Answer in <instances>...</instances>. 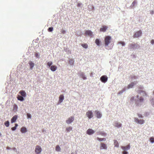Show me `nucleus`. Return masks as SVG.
<instances>
[{"mask_svg": "<svg viewBox=\"0 0 154 154\" xmlns=\"http://www.w3.org/2000/svg\"><path fill=\"white\" fill-rule=\"evenodd\" d=\"M112 40L111 37L109 36H106L104 39L105 46H107L111 42Z\"/></svg>", "mask_w": 154, "mask_h": 154, "instance_id": "nucleus-1", "label": "nucleus"}, {"mask_svg": "<svg viewBox=\"0 0 154 154\" xmlns=\"http://www.w3.org/2000/svg\"><path fill=\"white\" fill-rule=\"evenodd\" d=\"M86 115L89 119L92 118L93 116V113L92 111H88L86 113Z\"/></svg>", "mask_w": 154, "mask_h": 154, "instance_id": "nucleus-2", "label": "nucleus"}, {"mask_svg": "<svg viewBox=\"0 0 154 154\" xmlns=\"http://www.w3.org/2000/svg\"><path fill=\"white\" fill-rule=\"evenodd\" d=\"M42 151V149L39 146L37 145L36 146L35 152L36 154H39Z\"/></svg>", "mask_w": 154, "mask_h": 154, "instance_id": "nucleus-3", "label": "nucleus"}, {"mask_svg": "<svg viewBox=\"0 0 154 154\" xmlns=\"http://www.w3.org/2000/svg\"><path fill=\"white\" fill-rule=\"evenodd\" d=\"M134 120L135 122L136 123H137L138 124H143L145 122L144 120L143 119H139L137 118H135Z\"/></svg>", "mask_w": 154, "mask_h": 154, "instance_id": "nucleus-4", "label": "nucleus"}, {"mask_svg": "<svg viewBox=\"0 0 154 154\" xmlns=\"http://www.w3.org/2000/svg\"><path fill=\"white\" fill-rule=\"evenodd\" d=\"M142 34V32L140 30L139 31L136 32L134 35V38H137L141 36Z\"/></svg>", "mask_w": 154, "mask_h": 154, "instance_id": "nucleus-5", "label": "nucleus"}, {"mask_svg": "<svg viewBox=\"0 0 154 154\" xmlns=\"http://www.w3.org/2000/svg\"><path fill=\"white\" fill-rule=\"evenodd\" d=\"M107 77L106 75H103L100 78L101 81L103 82H106L107 81Z\"/></svg>", "mask_w": 154, "mask_h": 154, "instance_id": "nucleus-6", "label": "nucleus"}, {"mask_svg": "<svg viewBox=\"0 0 154 154\" xmlns=\"http://www.w3.org/2000/svg\"><path fill=\"white\" fill-rule=\"evenodd\" d=\"M108 27L106 26H103L100 29V32H105L108 28Z\"/></svg>", "mask_w": 154, "mask_h": 154, "instance_id": "nucleus-7", "label": "nucleus"}, {"mask_svg": "<svg viewBox=\"0 0 154 154\" xmlns=\"http://www.w3.org/2000/svg\"><path fill=\"white\" fill-rule=\"evenodd\" d=\"M74 120V117L71 116L68 119L66 120V122L67 124H70Z\"/></svg>", "mask_w": 154, "mask_h": 154, "instance_id": "nucleus-8", "label": "nucleus"}, {"mask_svg": "<svg viewBox=\"0 0 154 154\" xmlns=\"http://www.w3.org/2000/svg\"><path fill=\"white\" fill-rule=\"evenodd\" d=\"M96 116L98 118H100L102 117V114L98 111L96 110L95 112Z\"/></svg>", "mask_w": 154, "mask_h": 154, "instance_id": "nucleus-9", "label": "nucleus"}, {"mask_svg": "<svg viewBox=\"0 0 154 154\" xmlns=\"http://www.w3.org/2000/svg\"><path fill=\"white\" fill-rule=\"evenodd\" d=\"M85 35H87L91 36H92L93 35L92 32L90 30H86L85 32Z\"/></svg>", "mask_w": 154, "mask_h": 154, "instance_id": "nucleus-10", "label": "nucleus"}, {"mask_svg": "<svg viewBox=\"0 0 154 154\" xmlns=\"http://www.w3.org/2000/svg\"><path fill=\"white\" fill-rule=\"evenodd\" d=\"M121 148L124 151H126L130 149V144H128L126 146H121Z\"/></svg>", "mask_w": 154, "mask_h": 154, "instance_id": "nucleus-11", "label": "nucleus"}, {"mask_svg": "<svg viewBox=\"0 0 154 154\" xmlns=\"http://www.w3.org/2000/svg\"><path fill=\"white\" fill-rule=\"evenodd\" d=\"M94 133V131L91 129H89L87 131V133L88 135L93 134Z\"/></svg>", "mask_w": 154, "mask_h": 154, "instance_id": "nucleus-12", "label": "nucleus"}, {"mask_svg": "<svg viewBox=\"0 0 154 154\" xmlns=\"http://www.w3.org/2000/svg\"><path fill=\"white\" fill-rule=\"evenodd\" d=\"M30 66V69H32L34 66V63L31 61H29L28 63Z\"/></svg>", "mask_w": 154, "mask_h": 154, "instance_id": "nucleus-13", "label": "nucleus"}, {"mask_svg": "<svg viewBox=\"0 0 154 154\" xmlns=\"http://www.w3.org/2000/svg\"><path fill=\"white\" fill-rule=\"evenodd\" d=\"M101 146L100 147V149H107V146L106 144L104 143H101Z\"/></svg>", "mask_w": 154, "mask_h": 154, "instance_id": "nucleus-14", "label": "nucleus"}, {"mask_svg": "<svg viewBox=\"0 0 154 154\" xmlns=\"http://www.w3.org/2000/svg\"><path fill=\"white\" fill-rule=\"evenodd\" d=\"M136 84V82L134 83V82H132L131 83L129 84L127 86L128 89L131 88L134 86V85Z\"/></svg>", "mask_w": 154, "mask_h": 154, "instance_id": "nucleus-15", "label": "nucleus"}, {"mask_svg": "<svg viewBox=\"0 0 154 154\" xmlns=\"http://www.w3.org/2000/svg\"><path fill=\"white\" fill-rule=\"evenodd\" d=\"M64 97L63 95H60L59 97V102L60 103H62L64 100Z\"/></svg>", "mask_w": 154, "mask_h": 154, "instance_id": "nucleus-16", "label": "nucleus"}, {"mask_svg": "<svg viewBox=\"0 0 154 154\" xmlns=\"http://www.w3.org/2000/svg\"><path fill=\"white\" fill-rule=\"evenodd\" d=\"M17 119V116L16 115L14 116L11 119V123L14 122L16 121Z\"/></svg>", "mask_w": 154, "mask_h": 154, "instance_id": "nucleus-17", "label": "nucleus"}, {"mask_svg": "<svg viewBox=\"0 0 154 154\" xmlns=\"http://www.w3.org/2000/svg\"><path fill=\"white\" fill-rule=\"evenodd\" d=\"M122 124L120 123L116 122L115 123L114 125L115 127L119 128L122 126Z\"/></svg>", "mask_w": 154, "mask_h": 154, "instance_id": "nucleus-18", "label": "nucleus"}, {"mask_svg": "<svg viewBox=\"0 0 154 154\" xmlns=\"http://www.w3.org/2000/svg\"><path fill=\"white\" fill-rule=\"evenodd\" d=\"M19 93L22 96L25 97L26 96V93L24 91H20Z\"/></svg>", "mask_w": 154, "mask_h": 154, "instance_id": "nucleus-19", "label": "nucleus"}, {"mask_svg": "<svg viewBox=\"0 0 154 154\" xmlns=\"http://www.w3.org/2000/svg\"><path fill=\"white\" fill-rule=\"evenodd\" d=\"M57 69V66L54 65L52 66L50 68L51 70L52 71H55Z\"/></svg>", "mask_w": 154, "mask_h": 154, "instance_id": "nucleus-20", "label": "nucleus"}, {"mask_svg": "<svg viewBox=\"0 0 154 154\" xmlns=\"http://www.w3.org/2000/svg\"><path fill=\"white\" fill-rule=\"evenodd\" d=\"M27 131L26 128L25 127H22L21 129V131L22 133H25Z\"/></svg>", "mask_w": 154, "mask_h": 154, "instance_id": "nucleus-21", "label": "nucleus"}, {"mask_svg": "<svg viewBox=\"0 0 154 154\" xmlns=\"http://www.w3.org/2000/svg\"><path fill=\"white\" fill-rule=\"evenodd\" d=\"M114 144L115 145V146L116 147H118L119 146V143L118 141L116 140H114Z\"/></svg>", "mask_w": 154, "mask_h": 154, "instance_id": "nucleus-22", "label": "nucleus"}, {"mask_svg": "<svg viewBox=\"0 0 154 154\" xmlns=\"http://www.w3.org/2000/svg\"><path fill=\"white\" fill-rule=\"evenodd\" d=\"M80 76L82 77L83 79H86V77L85 76L83 73H82L80 74Z\"/></svg>", "mask_w": 154, "mask_h": 154, "instance_id": "nucleus-23", "label": "nucleus"}, {"mask_svg": "<svg viewBox=\"0 0 154 154\" xmlns=\"http://www.w3.org/2000/svg\"><path fill=\"white\" fill-rule=\"evenodd\" d=\"M17 99L18 100L21 101H22L24 100L23 97L22 96H18V97H17Z\"/></svg>", "mask_w": 154, "mask_h": 154, "instance_id": "nucleus-24", "label": "nucleus"}, {"mask_svg": "<svg viewBox=\"0 0 154 154\" xmlns=\"http://www.w3.org/2000/svg\"><path fill=\"white\" fill-rule=\"evenodd\" d=\"M95 43L98 46L100 45V42L98 39H96L95 40Z\"/></svg>", "mask_w": 154, "mask_h": 154, "instance_id": "nucleus-25", "label": "nucleus"}, {"mask_svg": "<svg viewBox=\"0 0 154 154\" xmlns=\"http://www.w3.org/2000/svg\"><path fill=\"white\" fill-rule=\"evenodd\" d=\"M81 45L84 48H87L88 47V45L87 44H83Z\"/></svg>", "mask_w": 154, "mask_h": 154, "instance_id": "nucleus-26", "label": "nucleus"}, {"mask_svg": "<svg viewBox=\"0 0 154 154\" xmlns=\"http://www.w3.org/2000/svg\"><path fill=\"white\" fill-rule=\"evenodd\" d=\"M97 139L100 141H102L103 140L105 141L106 140V138H100L99 137H97Z\"/></svg>", "mask_w": 154, "mask_h": 154, "instance_id": "nucleus-27", "label": "nucleus"}, {"mask_svg": "<svg viewBox=\"0 0 154 154\" xmlns=\"http://www.w3.org/2000/svg\"><path fill=\"white\" fill-rule=\"evenodd\" d=\"M5 125L7 127H8L9 125V122L8 121H6L5 123Z\"/></svg>", "mask_w": 154, "mask_h": 154, "instance_id": "nucleus-28", "label": "nucleus"}, {"mask_svg": "<svg viewBox=\"0 0 154 154\" xmlns=\"http://www.w3.org/2000/svg\"><path fill=\"white\" fill-rule=\"evenodd\" d=\"M15 126L11 128V129L13 131L15 130L17 128V127L18 126V125L17 124H15Z\"/></svg>", "mask_w": 154, "mask_h": 154, "instance_id": "nucleus-29", "label": "nucleus"}, {"mask_svg": "<svg viewBox=\"0 0 154 154\" xmlns=\"http://www.w3.org/2000/svg\"><path fill=\"white\" fill-rule=\"evenodd\" d=\"M55 149L57 151H60V148L58 145L56 146Z\"/></svg>", "mask_w": 154, "mask_h": 154, "instance_id": "nucleus-30", "label": "nucleus"}, {"mask_svg": "<svg viewBox=\"0 0 154 154\" xmlns=\"http://www.w3.org/2000/svg\"><path fill=\"white\" fill-rule=\"evenodd\" d=\"M72 128L71 127H69L66 128V130L67 131H69L72 130Z\"/></svg>", "mask_w": 154, "mask_h": 154, "instance_id": "nucleus-31", "label": "nucleus"}, {"mask_svg": "<svg viewBox=\"0 0 154 154\" xmlns=\"http://www.w3.org/2000/svg\"><path fill=\"white\" fill-rule=\"evenodd\" d=\"M150 101L151 105L153 106H154V98H152L150 100Z\"/></svg>", "mask_w": 154, "mask_h": 154, "instance_id": "nucleus-32", "label": "nucleus"}, {"mask_svg": "<svg viewBox=\"0 0 154 154\" xmlns=\"http://www.w3.org/2000/svg\"><path fill=\"white\" fill-rule=\"evenodd\" d=\"M141 92H142L144 94H145L146 95V92L145 91H140V90L138 91H137V93L138 94H141Z\"/></svg>", "mask_w": 154, "mask_h": 154, "instance_id": "nucleus-33", "label": "nucleus"}, {"mask_svg": "<svg viewBox=\"0 0 154 154\" xmlns=\"http://www.w3.org/2000/svg\"><path fill=\"white\" fill-rule=\"evenodd\" d=\"M52 63L51 61H49L47 63V64L48 66H49L50 67L52 64Z\"/></svg>", "mask_w": 154, "mask_h": 154, "instance_id": "nucleus-34", "label": "nucleus"}, {"mask_svg": "<svg viewBox=\"0 0 154 154\" xmlns=\"http://www.w3.org/2000/svg\"><path fill=\"white\" fill-rule=\"evenodd\" d=\"M150 142L152 143H153L154 142V138L152 137H151L150 138Z\"/></svg>", "mask_w": 154, "mask_h": 154, "instance_id": "nucleus-35", "label": "nucleus"}, {"mask_svg": "<svg viewBox=\"0 0 154 154\" xmlns=\"http://www.w3.org/2000/svg\"><path fill=\"white\" fill-rule=\"evenodd\" d=\"M139 100V101L141 102H143L144 100L143 98L141 97H140Z\"/></svg>", "mask_w": 154, "mask_h": 154, "instance_id": "nucleus-36", "label": "nucleus"}, {"mask_svg": "<svg viewBox=\"0 0 154 154\" xmlns=\"http://www.w3.org/2000/svg\"><path fill=\"white\" fill-rule=\"evenodd\" d=\"M61 32L62 34H64L66 33V31L63 29H62L61 31Z\"/></svg>", "mask_w": 154, "mask_h": 154, "instance_id": "nucleus-37", "label": "nucleus"}, {"mask_svg": "<svg viewBox=\"0 0 154 154\" xmlns=\"http://www.w3.org/2000/svg\"><path fill=\"white\" fill-rule=\"evenodd\" d=\"M49 32H52L53 30V28L52 27H49L48 29Z\"/></svg>", "mask_w": 154, "mask_h": 154, "instance_id": "nucleus-38", "label": "nucleus"}, {"mask_svg": "<svg viewBox=\"0 0 154 154\" xmlns=\"http://www.w3.org/2000/svg\"><path fill=\"white\" fill-rule=\"evenodd\" d=\"M118 43L122 44V46H124L125 45V43L121 41V42H119Z\"/></svg>", "mask_w": 154, "mask_h": 154, "instance_id": "nucleus-39", "label": "nucleus"}, {"mask_svg": "<svg viewBox=\"0 0 154 154\" xmlns=\"http://www.w3.org/2000/svg\"><path fill=\"white\" fill-rule=\"evenodd\" d=\"M35 57H36L37 58H38L39 57V54L38 53H35Z\"/></svg>", "mask_w": 154, "mask_h": 154, "instance_id": "nucleus-40", "label": "nucleus"}, {"mask_svg": "<svg viewBox=\"0 0 154 154\" xmlns=\"http://www.w3.org/2000/svg\"><path fill=\"white\" fill-rule=\"evenodd\" d=\"M135 46V44H131L130 45V47L131 48H134V46Z\"/></svg>", "mask_w": 154, "mask_h": 154, "instance_id": "nucleus-41", "label": "nucleus"}, {"mask_svg": "<svg viewBox=\"0 0 154 154\" xmlns=\"http://www.w3.org/2000/svg\"><path fill=\"white\" fill-rule=\"evenodd\" d=\"M100 134L104 136H105L106 134V133L103 132H101L100 133Z\"/></svg>", "mask_w": 154, "mask_h": 154, "instance_id": "nucleus-42", "label": "nucleus"}, {"mask_svg": "<svg viewBox=\"0 0 154 154\" xmlns=\"http://www.w3.org/2000/svg\"><path fill=\"white\" fill-rule=\"evenodd\" d=\"M137 116H138V117L140 118H142L143 117V116L141 114H137Z\"/></svg>", "mask_w": 154, "mask_h": 154, "instance_id": "nucleus-43", "label": "nucleus"}, {"mask_svg": "<svg viewBox=\"0 0 154 154\" xmlns=\"http://www.w3.org/2000/svg\"><path fill=\"white\" fill-rule=\"evenodd\" d=\"M136 4V2L135 1H134L132 3V5L133 6H134V5H135V4Z\"/></svg>", "mask_w": 154, "mask_h": 154, "instance_id": "nucleus-44", "label": "nucleus"}, {"mask_svg": "<svg viewBox=\"0 0 154 154\" xmlns=\"http://www.w3.org/2000/svg\"><path fill=\"white\" fill-rule=\"evenodd\" d=\"M27 117L28 118H31V116L28 113L27 114Z\"/></svg>", "mask_w": 154, "mask_h": 154, "instance_id": "nucleus-45", "label": "nucleus"}, {"mask_svg": "<svg viewBox=\"0 0 154 154\" xmlns=\"http://www.w3.org/2000/svg\"><path fill=\"white\" fill-rule=\"evenodd\" d=\"M122 153L123 154H128V153L127 152L124 151Z\"/></svg>", "mask_w": 154, "mask_h": 154, "instance_id": "nucleus-46", "label": "nucleus"}, {"mask_svg": "<svg viewBox=\"0 0 154 154\" xmlns=\"http://www.w3.org/2000/svg\"><path fill=\"white\" fill-rule=\"evenodd\" d=\"M81 4H81V3H78V4H77V6H78V7H80V6H81Z\"/></svg>", "mask_w": 154, "mask_h": 154, "instance_id": "nucleus-47", "label": "nucleus"}, {"mask_svg": "<svg viewBox=\"0 0 154 154\" xmlns=\"http://www.w3.org/2000/svg\"><path fill=\"white\" fill-rule=\"evenodd\" d=\"M151 43L152 44H154V40H152L151 42Z\"/></svg>", "mask_w": 154, "mask_h": 154, "instance_id": "nucleus-48", "label": "nucleus"}, {"mask_svg": "<svg viewBox=\"0 0 154 154\" xmlns=\"http://www.w3.org/2000/svg\"><path fill=\"white\" fill-rule=\"evenodd\" d=\"M134 99V97H132L131 98V101L133 100Z\"/></svg>", "mask_w": 154, "mask_h": 154, "instance_id": "nucleus-49", "label": "nucleus"}, {"mask_svg": "<svg viewBox=\"0 0 154 154\" xmlns=\"http://www.w3.org/2000/svg\"><path fill=\"white\" fill-rule=\"evenodd\" d=\"M150 13L152 14L153 13V11H151Z\"/></svg>", "mask_w": 154, "mask_h": 154, "instance_id": "nucleus-50", "label": "nucleus"}, {"mask_svg": "<svg viewBox=\"0 0 154 154\" xmlns=\"http://www.w3.org/2000/svg\"><path fill=\"white\" fill-rule=\"evenodd\" d=\"M136 97L137 98H138L139 97V95H137V96H136Z\"/></svg>", "mask_w": 154, "mask_h": 154, "instance_id": "nucleus-51", "label": "nucleus"}, {"mask_svg": "<svg viewBox=\"0 0 154 154\" xmlns=\"http://www.w3.org/2000/svg\"><path fill=\"white\" fill-rule=\"evenodd\" d=\"M7 149H9V148L8 147H7Z\"/></svg>", "mask_w": 154, "mask_h": 154, "instance_id": "nucleus-52", "label": "nucleus"}, {"mask_svg": "<svg viewBox=\"0 0 154 154\" xmlns=\"http://www.w3.org/2000/svg\"><path fill=\"white\" fill-rule=\"evenodd\" d=\"M13 149H14V150H15V149H16V148H13Z\"/></svg>", "mask_w": 154, "mask_h": 154, "instance_id": "nucleus-53", "label": "nucleus"}, {"mask_svg": "<svg viewBox=\"0 0 154 154\" xmlns=\"http://www.w3.org/2000/svg\"><path fill=\"white\" fill-rule=\"evenodd\" d=\"M2 135V134L0 133V136H1Z\"/></svg>", "mask_w": 154, "mask_h": 154, "instance_id": "nucleus-54", "label": "nucleus"}]
</instances>
